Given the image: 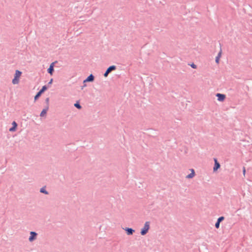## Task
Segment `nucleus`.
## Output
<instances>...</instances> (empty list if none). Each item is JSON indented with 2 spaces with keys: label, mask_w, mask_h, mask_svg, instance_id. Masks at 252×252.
<instances>
[{
  "label": "nucleus",
  "mask_w": 252,
  "mask_h": 252,
  "mask_svg": "<svg viewBox=\"0 0 252 252\" xmlns=\"http://www.w3.org/2000/svg\"><path fill=\"white\" fill-rule=\"evenodd\" d=\"M22 72L19 70H16L14 75V78L12 80L13 85H18L20 82V80L22 76Z\"/></svg>",
  "instance_id": "1"
},
{
  "label": "nucleus",
  "mask_w": 252,
  "mask_h": 252,
  "mask_svg": "<svg viewBox=\"0 0 252 252\" xmlns=\"http://www.w3.org/2000/svg\"><path fill=\"white\" fill-rule=\"evenodd\" d=\"M150 229V222L146 221L143 227L141 229L140 233L142 235H145Z\"/></svg>",
  "instance_id": "2"
},
{
  "label": "nucleus",
  "mask_w": 252,
  "mask_h": 252,
  "mask_svg": "<svg viewBox=\"0 0 252 252\" xmlns=\"http://www.w3.org/2000/svg\"><path fill=\"white\" fill-rule=\"evenodd\" d=\"M30 235L29 238V241L30 242H32L37 239V233L34 231H31L30 232Z\"/></svg>",
  "instance_id": "3"
},
{
  "label": "nucleus",
  "mask_w": 252,
  "mask_h": 252,
  "mask_svg": "<svg viewBox=\"0 0 252 252\" xmlns=\"http://www.w3.org/2000/svg\"><path fill=\"white\" fill-rule=\"evenodd\" d=\"M216 96L217 97L218 101L220 102H223L224 101L226 96L224 94L218 93L216 94Z\"/></svg>",
  "instance_id": "4"
},
{
  "label": "nucleus",
  "mask_w": 252,
  "mask_h": 252,
  "mask_svg": "<svg viewBox=\"0 0 252 252\" xmlns=\"http://www.w3.org/2000/svg\"><path fill=\"white\" fill-rule=\"evenodd\" d=\"M47 90V87L46 86H44L42 87V89L39 92L37 93V94L35 95L34 96V100H36L40 96V95L45 91Z\"/></svg>",
  "instance_id": "5"
},
{
  "label": "nucleus",
  "mask_w": 252,
  "mask_h": 252,
  "mask_svg": "<svg viewBox=\"0 0 252 252\" xmlns=\"http://www.w3.org/2000/svg\"><path fill=\"white\" fill-rule=\"evenodd\" d=\"M17 124L15 121L12 123V126L9 129V131L11 132H13L16 131L17 128Z\"/></svg>",
  "instance_id": "6"
},
{
  "label": "nucleus",
  "mask_w": 252,
  "mask_h": 252,
  "mask_svg": "<svg viewBox=\"0 0 252 252\" xmlns=\"http://www.w3.org/2000/svg\"><path fill=\"white\" fill-rule=\"evenodd\" d=\"M214 162H215V165L213 167V171L216 172L218 170L219 168H220V164L219 162L218 161V160L217 158H215L214 159Z\"/></svg>",
  "instance_id": "7"
},
{
  "label": "nucleus",
  "mask_w": 252,
  "mask_h": 252,
  "mask_svg": "<svg viewBox=\"0 0 252 252\" xmlns=\"http://www.w3.org/2000/svg\"><path fill=\"white\" fill-rule=\"evenodd\" d=\"M116 66L115 65H112V66H110L107 69V70L106 71V72H105V73L104 74V77H107L108 76V73L112 70H114L115 69H116Z\"/></svg>",
  "instance_id": "8"
},
{
  "label": "nucleus",
  "mask_w": 252,
  "mask_h": 252,
  "mask_svg": "<svg viewBox=\"0 0 252 252\" xmlns=\"http://www.w3.org/2000/svg\"><path fill=\"white\" fill-rule=\"evenodd\" d=\"M189 170L190 172V173L186 176V178L192 179L195 176V171L193 169H190Z\"/></svg>",
  "instance_id": "9"
},
{
  "label": "nucleus",
  "mask_w": 252,
  "mask_h": 252,
  "mask_svg": "<svg viewBox=\"0 0 252 252\" xmlns=\"http://www.w3.org/2000/svg\"><path fill=\"white\" fill-rule=\"evenodd\" d=\"M55 62L52 63L50 64V66L47 70L48 72L51 75L53 74V72L54 71V67L55 66Z\"/></svg>",
  "instance_id": "10"
},
{
  "label": "nucleus",
  "mask_w": 252,
  "mask_h": 252,
  "mask_svg": "<svg viewBox=\"0 0 252 252\" xmlns=\"http://www.w3.org/2000/svg\"><path fill=\"white\" fill-rule=\"evenodd\" d=\"M94 80V76L93 74H90L85 80H84L83 83H85L88 82H93Z\"/></svg>",
  "instance_id": "11"
},
{
  "label": "nucleus",
  "mask_w": 252,
  "mask_h": 252,
  "mask_svg": "<svg viewBox=\"0 0 252 252\" xmlns=\"http://www.w3.org/2000/svg\"><path fill=\"white\" fill-rule=\"evenodd\" d=\"M125 230L128 235H132L134 232V230L131 228H126Z\"/></svg>",
  "instance_id": "12"
},
{
  "label": "nucleus",
  "mask_w": 252,
  "mask_h": 252,
  "mask_svg": "<svg viewBox=\"0 0 252 252\" xmlns=\"http://www.w3.org/2000/svg\"><path fill=\"white\" fill-rule=\"evenodd\" d=\"M221 56V51L220 50L219 53H218L217 56L216 58L215 61L217 63H219L220 62V59Z\"/></svg>",
  "instance_id": "13"
},
{
  "label": "nucleus",
  "mask_w": 252,
  "mask_h": 252,
  "mask_svg": "<svg viewBox=\"0 0 252 252\" xmlns=\"http://www.w3.org/2000/svg\"><path fill=\"white\" fill-rule=\"evenodd\" d=\"M48 109V107H47L45 109H43L42 111H41L40 114V116L41 117H44V116H45V115L46 114V113H47V111Z\"/></svg>",
  "instance_id": "14"
},
{
  "label": "nucleus",
  "mask_w": 252,
  "mask_h": 252,
  "mask_svg": "<svg viewBox=\"0 0 252 252\" xmlns=\"http://www.w3.org/2000/svg\"><path fill=\"white\" fill-rule=\"evenodd\" d=\"M40 191L42 193H45V194H47L48 193V192L46 191V189L45 188H42L41 189H40Z\"/></svg>",
  "instance_id": "15"
},
{
  "label": "nucleus",
  "mask_w": 252,
  "mask_h": 252,
  "mask_svg": "<svg viewBox=\"0 0 252 252\" xmlns=\"http://www.w3.org/2000/svg\"><path fill=\"white\" fill-rule=\"evenodd\" d=\"M74 106L79 109L81 108V106L78 102L75 103Z\"/></svg>",
  "instance_id": "16"
},
{
  "label": "nucleus",
  "mask_w": 252,
  "mask_h": 252,
  "mask_svg": "<svg viewBox=\"0 0 252 252\" xmlns=\"http://www.w3.org/2000/svg\"><path fill=\"white\" fill-rule=\"evenodd\" d=\"M224 219V217H220L217 220V221L219 222H220L221 221H222Z\"/></svg>",
  "instance_id": "17"
},
{
  "label": "nucleus",
  "mask_w": 252,
  "mask_h": 252,
  "mask_svg": "<svg viewBox=\"0 0 252 252\" xmlns=\"http://www.w3.org/2000/svg\"><path fill=\"white\" fill-rule=\"evenodd\" d=\"M220 222H219V221H217L216 224H215V227L216 228H219L220 227Z\"/></svg>",
  "instance_id": "18"
},
{
  "label": "nucleus",
  "mask_w": 252,
  "mask_h": 252,
  "mask_svg": "<svg viewBox=\"0 0 252 252\" xmlns=\"http://www.w3.org/2000/svg\"><path fill=\"white\" fill-rule=\"evenodd\" d=\"M191 67L193 68H196V65L195 64H194V63H192L190 65Z\"/></svg>",
  "instance_id": "19"
},
{
  "label": "nucleus",
  "mask_w": 252,
  "mask_h": 252,
  "mask_svg": "<svg viewBox=\"0 0 252 252\" xmlns=\"http://www.w3.org/2000/svg\"><path fill=\"white\" fill-rule=\"evenodd\" d=\"M243 173L244 175H245V173H246V169L245 168H243Z\"/></svg>",
  "instance_id": "20"
},
{
  "label": "nucleus",
  "mask_w": 252,
  "mask_h": 252,
  "mask_svg": "<svg viewBox=\"0 0 252 252\" xmlns=\"http://www.w3.org/2000/svg\"><path fill=\"white\" fill-rule=\"evenodd\" d=\"M52 82H53V79H51L50 80V81H49V82L48 83L49 84H51L52 83Z\"/></svg>",
  "instance_id": "21"
},
{
  "label": "nucleus",
  "mask_w": 252,
  "mask_h": 252,
  "mask_svg": "<svg viewBox=\"0 0 252 252\" xmlns=\"http://www.w3.org/2000/svg\"><path fill=\"white\" fill-rule=\"evenodd\" d=\"M46 101H49V98H47V99H46Z\"/></svg>",
  "instance_id": "22"
}]
</instances>
